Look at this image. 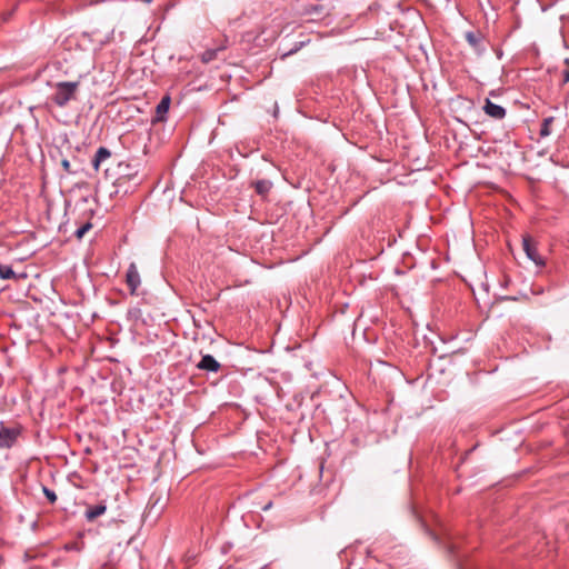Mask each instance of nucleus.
<instances>
[{"instance_id":"1","label":"nucleus","mask_w":569,"mask_h":569,"mask_svg":"<svg viewBox=\"0 0 569 569\" xmlns=\"http://www.w3.org/2000/svg\"><path fill=\"white\" fill-rule=\"evenodd\" d=\"M79 81H61L54 84L51 101L60 108H64L70 101L76 100Z\"/></svg>"},{"instance_id":"2","label":"nucleus","mask_w":569,"mask_h":569,"mask_svg":"<svg viewBox=\"0 0 569 569\" xmlns=\"http://www.w3.org/2000/svg\"><path fill=\"white\" fill-rule=\"evenodd\" d=\"M293 9L302 17H310V21H316L325 13V8L315 0H298Z\"/></svg>"},{"instance_id":"3","label":"nucleus","mask_w":569,"mask_h":569,"mask_svg":"<svg viewBox=\"0 0 569 569\" xmlns=\"http://www.w3.org/2000/svg\"><path fill=\"white\" fill-rule=\"evenodd\" d=\"M140 163L121 161L118 163L117 174L118 180L134 181L136 184L140 182L139 179Z\"/></svg>"},{"instance_id":"4","label":"nucleus","mask_w":569,"mask_h":569,"mask_svg":"<svg viewBox=\"0 0 569 569\" xmlns=\"http://www.w3.org/2000/svg\"><path fill=\"white\" fill-rule=\"evenodd\" d=\"M21 435L20 427L0 426V449H9L13 447Z\"/></svg>"},{"instance_id":"5","label":"nucleus","mask_w":569,"mask_h":569,"mask_svg":"<svg viewBox=\"0 0 569 569\" xmlns=\"http://www.w3.org/2000/svg\"><path fill=\"white\" fill-rule=\"evenodd\" d=\"M228 38H224L219 44L207 48L202 53H200V60L202 63H210L220 58L221 53L228 48Z\"/></svg>"},{"instance_id":"6","label":"nucleus","mask_w":569,"mask_h":569,"mask_svg":"<svg viewBox=\"0 0 569 569\" xmlns=\"http://www.w3.org/2000/svg\"><path fill=\"white\" fill-rule=\"evenodd\" d=\"M126 283L130 290V293L136 295L137 289L141 283V278L138 268L133 262H131L127 269Z\"/></svg>"},{"instance_id":"7","label":"nucleus","mask_w":569,"mask_h":569,"mask_svg":"<svg viewBox=\"0 0 569 569\" xmlns=\"http://www.w3.org/2000/svg\"><path fill=\"white\" fill-rule=\"evenodd\" d=\"M522 246H523V250H525L527 257L531 261H533L538 267L545 266L546 262H545L543 258L538 253V250L535 247V244L531 242L530 238H527V237L523 238Z\"/></svg>"},{"instance_id":"8","label":"nucleus","mask_w":569,"mask_h":569,"mask_svg":"<svg viewBox=\"0 0 569 569\" xmlns=\"http://www.w3.org/2000/svg\"><path fill=\"white\" fill-rule=\"evenodd\" d=\"M482 109L485 113L492 119L501 120L506 117V109L502 106L492 102L490 99H486Z\"/></svg>"},{"instance_id":"9","label":"nucleus","mask_w":569,"mask_h":569,"mask_svg":"<svg viewBox=\"0 0 569 569\" xmlns=\"http://www.w3.org/2000/svg\"><path fill=\"white\" fill-rule=\"evenodd\" d=\"M197 368L201 371L218 372L221 368L219 361L211 355H203L201 360L197 363Z\"/></svg>"},{"instance_id":"10","label":"nucleus","mask_w":569,"mask_h":569,"mask_svg":"<svg viewBox=\"0 0 569 569\" xmlns=\"http://www.w3.org/2000/svg\"><path fill=\"white\" fill-rule=\"evenodd\" d=\"M170 103V96L166 94L161 98L160 102L156 107V117L153 118L152 123L162 122L166 120V116L169 111Z\"/></svg>"},{"instance_id":"11","label":"nucleus","mask_w":569,"mask_h":569,"mask_svg":"<svg viewBox=\"0 0 569 569\" xmlns=\"http://www.w3.org/2000/svg\"><path fill=\"white\" fill-rule=\"evenodd\" d=\"M107 511L106 503L101 502L94 506H89L84 512V517L88 521H93L98 517L104 515Z\"/></svg>"},{"instance_id":"12","label":"nucleus","mask_w":569,"mask_h":569,"mask_svg":"<svg viewBox=\"0 0 569 569\" xmlns=\"http://www.w3.org/2000/svg\"><path fill=\"white\" fill-rule=\"evenodd\" d=\"M111 156V152L108 148L106 147H100L96 154H94V158L92 160V164L96 170L99 169V166L102 161H104L106 159L110 158Z\"/></svg>"},{"instance_id":"13","label":"nucleus","mask_w":569,"mask_h":569,"mask_svg":"<svg viewBox=\"0 0 569 569\" xmlns=\"http://www.w3.org/2000/svg\"><path fill=\"white\" fill-rule=\"evenodd\" d=\"M253 186H254L256 192L259 196L266 197L272 188V182L270 180L262 179V180H257L253 183Z\"/></svg>"},{"instance_id":"14","label":"nucleus","mask_w":569,"mask_h":569,"mask_svg":"<svg viewBox=\"0 0 569 569\" xmlns=\"http://www.w3.org/2000/svg\"><path fill=\"white\" fill-rule=\"evenodd\" d=\"M16 273L10 266L0 264V278L1 279H13Z\"/></svg>"},{"instance_id":"15","label":"nucleus","mask_w":569,"mask_h":569,"mask_svg":"<svg viewBox=\"0 0 569 569\" xmlns=\"http://www.w3.org/2000/svg\"><path fill=\"white\" fill-rule=\"evenodd\" d=\"M92 228V223L90 222V220L86 221L84 223H82L76 231H74V236L77 237V239H82L83 236Z\"/></svg>"},{"instance_id":"16","label":"nucleus","mask_w":569,"mask_h":569,"mask_svg":"<svg viewBox=\"0 0 569 569\" xmlns=\"http://www.w3.org/2000/svg\"><path fill=\"white\" fill-rule=\"evenodd\" d=\"M308 42H309V41H307V42H306V41H301V42L297 43V44H296L293 48H291L290 50L281 52V58L283 59V58H286V57H289V56H291V54L296 53L298 50H300L302 47H305Z\"/></svg>"},{"instance_id":"17","label":"nucleus","mask_w":569,"mask_h":569,"mask_svg":"<svg viewBox=\"0 0 569 569\" xmlns=\"http://www.w3.org/2000/svg\"><path fill=\"white\" fill-rule=\"evenodd\" d=\"M42 491L50 503H54L57 501V495L53 490L49 489L48 487H42Z\"/></svg>"},{"instance_id":"18","label":"nucleus","mask_w":569,"mask_h":569,"mask_svg":"<svg viewBox=\"0 0 569 569\" xmlns=\"http://www.w3.org/2000/svg\"><path fill=\"white\" fill-rule=\"evenodd\" d=\"M410 18H411V20L413 21L415 27H416V26H419V27H421V28H422V27H425V23H423V21H422V18H421V16H420L418 12H416V11H415V12H412V13H411V16H410Z\"/></svg>"},{"instance_id":"19","label":"nucleus","mask_w":569,"mask_h":569,"mask_svg":"<svg viewBox=\"0 0 569 569\" xmlns=\"http://www.w3.org/2000/svg\"><path fill=\"white\" fill-rule=\"evenodd\" d=\"M61 167H62V169L64 170V172H67V173H69V174H73V173H76V170H73V169L71 168V163H70V161H69L68 159H62V160H61Z\"/></svg>"},{"instance_id":"20","label":"nucleus","mask_w":569,"mask_h":569,"mask_svg":"<svg viewBox=\"0 0 569 569\" xmlns=\"http://www.w3.org/2000/svg\"><path fill=\"white\" fill-rule=\"evenodd\" d=\"M551 121V119H546L545 122H543V126L541 128V136H547L549 133L548 131V124L549 122Z\"/></svg>"},{"instance_id":"21","label":"nucleus","mask_w":569,"mask_h":569,"mask_svg":"<svg viewBox=\"0 0 569 569\" xmlns=\"http://www.w3.org/2000/svg\"><path fill=\"white\" fill-rule=\"evenodd\" d=\"M469 43L473 47H476L478 44V42L480 41V38H467Z\"/></svg>"},{"instance_id":"22","label":"nucleus","mask_w":569,"mask_h":569,"mask_svg":"<svg viewBox=\"0 0 569 569\" xmlns=\"http://www.w3.org/2000/svg\"><path fill=\"white\" fill-rule=\"evenodd\" d=\"M66 549H67V550H77V551H79V550H80V548L78 547V545H77V543L67 545V546H66Z\"/></svg>"},{"instance_id":"23","label":"nucleus","mask_w":569,"mask_h":569,"mask_svg":"<svg viewBox=\"0 0 569 569\" xmlns=\"http://www.w3.org/2000/svg\"><path fill=\"white\" fill-rule=\"evenodd\" d=\"M563 83H568L569 82V69H566L563 71Z\"/></svg>"},{"instance_id":"24","label":"nucleus","mask_w":569,"mask_h":569,"mask_svg":"<svg viewBox=\"0 0 569 569\" xmlns=\"http://www.w3.org/2000/svg\"><path fill=\"white\" fill-rule=\"evenodd\" d=\"M272 508V501L267 502L264 506L261 507L262 511H268Z\"/></svg>"},{"instance_id":"25","label":"nucleus","mask_w":569,"mask_h":569,"mask_svg":"<svg viewBox=\"0 0 569 569\" xmlns=\"http://www.w3.org/2000/svg\"><path fill=\"white\" fill-rule=\"evenodd\" d=\"M310 33H316V36L318 37H321V36H329L327 32H322V31H313L311 30Z\"/></svg>"},{"instance_id":"26","label":"nucleus","mask_w":569,"mask_h":569,"mask_svg":"<svg viewBox=\"0 0 569 569\" xmlns=\"http://www.w3.org/2000/svg\"><path fill=\"white\" fill-rule=\"evenodd\" d=\"M465 36L471 37V36H475V33H473L472 31H467V32L465 33Z\"/></svg>"},{"instance_id":"27","label":"nucleus","mask_w":569,"mask_h":569,"mask_svg":"<svg viewBox=\"0 0 569 569\" xmlns=\"http://www.w3.org/2000/svg\"><path fill=\"white\" fill-rule=\"evenodd\" d=\"M563 62H565V64H566V66L568 67V69H569V58H566Z\"/></svg>"},{"instance_id":"28","label":"nucleus","mask_w":569,"mask_h":569,"mask_svg":"<svg viewBox=\"0 0 569 569\" xmlns=\"http://www.w3.org/2000/svg\"><path fill=\"white\" fill-rule=\"evenodd\" d=\"M399 36H406L403 30L398 31Z\"/></svg>"},{"instance_id":"29","label":"nucleus","mask_w":569,"mask_h":569,"mask_svg":"<svg viewBox=\"0 0 569 569\" xmlns=\"http://www.w3.org/2000/svg\"><path fill=\"white\" fill-rule=\"evenodd\" d=\"M303 34H305V32H303V31H301V32H299V34H298V36H299V37H302Z\"/></svg>"}]
</instances>
